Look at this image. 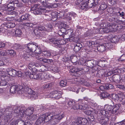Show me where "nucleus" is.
Instances as JSON below:
<instances>
[{
  "mask_svg": "<svg viewBox=\"0 0 125 125\" xmlns=\"http://www.w3.org/2000/svg\"><path fill=\"white\" fill-rule=\"evenodd\" d=\"M52 86V84L51 83H49L46 84L43 87L44 89H47L51 88Z\"/></svg>",
  "mask_w": 125,
  "mask_h": 125,
  "instance_id": "680f3d73",
  "label": "nucleus"
},
{
  "mask_svg": "<svg viewBox=\"0 0 125 125\" xmlns=\"http://www.w3.org/2000/svg\"><path fill=\"white\" fill-rule=\"evenodd\" d=\"M113 74H118L121 73V70L119 69H116L113 71Z\"/></svg>",
  "mask_w": 125,
  "mask_h": 125,
  "instance_id": "774afa93",
  "label": "nucleus"
},
{
  "mask_svg": "<svg viewBox=\"0 0 125 125\" xmlns=\"http://www.w3.org/2000/svg\"><path fill=\"white\" fill-rule=\"evenodd\" d=\"M80 71V67L73 68L70 69V71L71 74L75 76H79V72Z\"/></svg>",
  "mask_w": 125,
  "mask_h": 125,
  "instance_id": "9b49d317",
  "label": "nucleus"
},
{
  "mask_svg": "<svg viewBox=\"0 0 125 125\" xmlns=\"http://www.w3.org/2000/svg\"><path fill=\"white\" fill-rule=\"evenodd\" d=\"M116 88L120 89H122L123 90L125 91V86L124 85L117 84L116 85Z\"/></svg>",
  "mask_w": 125,
  "mask_h": 125,
  "instance_id": "09e8293b",
  "label": "nucleus"
},
{
  "mask_svg": "<svg viewBox=\"0 0 125 125\" xmlns=\"http://www.w3.org/2000/svg\"><path fill=\"white\" fill-rule=\"evenodd\" d=\"M60 86L62 87H65L67 85V81L66 80L61 81L60 82Z\"/></svg>",
  "mask_w": 125,
  "mask_h": 125,
  "instance_id": "a18cd8bd",
  "label": "nucleus"
},
{
  "mask_svg": "<svg viewBox=\"0 0 125 125\" xmlns=\"http://www.w3.org/2000/svg\"><path fill=\"white\" fill-rule=\"evenodd\" d=\"M97 65L101 67H103L105 66L104 61H100L97 63Z\"/></svg>",
  "mask_w": 125,
  "mask_h": 125,
  "instance_id": "a19ab883",
  "label": "nucleus"
},
{
  "mask_svg": "<svg viewBox=\"0 0 125 125\" xmlns=\"http://www.w3.org/2000/svg\"><path fill=\"white\" fill-rule=\"evenodd\" d=\"M39 62L37 60L31 61L29 64L28 68L30 70L33 71V69L34 68L38 67L39 71L40 72H44L48 70L47 67L43 65H40Z\"/></svg>",
  "mask_w": 125,
  "mask_h": 125,
  "instance_id": "7ed1b4c3",
  "label": "nucleus"
},
{
  "mask_svg": "<svg viewBox=\"0 0 125 125\" xmlns=\"http://www.w3.org/2000/svg\"><path fill=\"white\" fill-rule=\"evenodd\" d=\"M40 7V4H32L31 5V10L34 11Z\"/></svg>",
  "mask_w": 125,
  "mask_h": 125,
  "instance_id": "cd10ccee",
  "label": "nucleus"
},
{
  "mask_svg": "<svg viewBox=\"0 0 125 125\" xmlns=\"http://www.w3.org/2000/svg\"><path fill=\"white\" fill-rule=\"evenodd\" d=\"M47 8H45L44 7H39V8L33 11L34 13L36 15H40L42 13L46 16L48 17H50L54 13H52V12L50 10H47Z\"/></svg>",
  "mask_w": 125,
  "mask_h": 125,
  "instance_id": "20e7f679",
  "label": "nucleus"
},
{
  "mask_svg": "<svg viewBox=\"0 0 125 125\" xmlns=\"http://www.w3.org/2000/svg\"><path fill=\"white\" fill-rule=\"evenodd\" d=\"M76 14L74 12H69L67 14V18L69 20H71L73 18H74V17H76Z\"/></svg>",
  "mask_w": 125,
  "mask_h": 125,
  "instance_id": "b1692460",
  "label": "nucleus"
},
{
  "mask_svg": "<svg viewBox=\"0 0 125 125\" xmlns=\"http://www.w3.org/2000/svg\"><path fill=\"white\" fill-rule=\"evenodd\" d=\"M22 33L20 29H17L15 31V36H16L21 37Z\"/></svg>",
  "mask_w": 125,
  "mask_h": 125,
  "instance_id": "c756f323",
  "label": "nucleus"
},
{
  "mask_svg": "<svg viewBox=\"0 0 125 125\" xmlns=\"http://www.w3.org/2000/svg\"><path fill=\"white\" fill-rule=\"evenodd\" d=\"M49 95L52 98L59 99L61 97V92L60 91L54 90L51 92Z\"/></svg>",
  "mask_w": 125,
  "mask_h": 125,
  "instance_id": "6e6552de",
  "label": "nucleus"
},
{
  "mask_svg": "<svg viewBox=\"0 0 125 125\" xmlns=\"http://www.w3.org/2000/svg\"><path fill=\"white\" fill-rule=\"evenodd\" d=\"M106 87L105 84H103V85L100 86L99 87V89L101 90L102 91H105V90H106Z\"/></svg>",
  "mask_w": 125,
  "mask_h": 125,
  "instance_id": "052dcab7",
  "label": "nucleus"
},
{
  "mask_svg": "<svg viewBox=\"0 0 125 125\" xmlns=\"http://www.w3.org/2000/svg\"><path fill=\"white\" fill-rule=\"evenodd\" d=\"M13 10H8L7 11L6 13L8 15H12L16 16L18 15V13L17 12L13 11Z\"/></svg>",
  "mask_w": 125,
  "mask_h": 125,
  "instance_id": "393cba45",
  "label": "nucleus"
},
{
  "mask_svg": "<svg viewBox=\"0 0 125 125\" xmlns=\"http://www.w3.org/2000/svg\"><path fill=\"white\" fill-rule=\"evenodd\" d=\"M15 26V23L12 22H10L5 23L4 26V28L6 29L5 28L7 27L8 28H11L14 27Z\"/></svg>",
  "mask_w": 125,
  "mask_h": 125,
  "instance_id": "4be33fe9",
  "label": "nucleus"
},
{
  "mask_svg": "<svg viewBox=\"0 0 125 125\" xmlns=\"http://www.w3.org/2000/svg\"><path fill=\"white\" fill-rule=\"evenodd\" d=\"M34 32L35 35L38 37L41 35V33L40 31L36 28L34 30Z\"/></svg>",
  "mask_w": 125,
  "mask_h": 125,
  "instance_id": "c9c22d12",
  "label": "nucleus"
},
{
  "mask_svg": "<svg viewBox=\"0 0 125 125\" xmlns=\"http://www.w3.org/2000/svg\"><path fill=\"white\" fill-rule=\"evenodd\" d=\"M30 118L31 120H34L36 119V116L34 115H31L30 116Z\"/></svg>",
  "mask_w": 125,
  "mask_h": 125,
  "instance_id": "0e129e2a",
  "label": "nucleus"
},
{
  "mask_svg": "<svg viewBox=\"0 0 125 125\" xmlns=\"http://www.w3.org/2000/svg\"><path fill=\"white\" fill-rule=\"evenodd\" d=\"M92 35V33H91L89 31H87L84 34V36L85 37H89L90 36H91Z\"/></svg>",
  "mask_w": 125,
  "mask_h": 125,
  "instance_id": "338daca9",
  "label": "nucleus"
},
{
  "mask_svg": "<svg viewBox=\"0 0 125 125\" xmlns=\"http://www.w3.org/2000/svg\"><path fill=\"white\" fill-rule=\"evenodd\" d=\"M6 70L8 74L13 77L17 76L20 77L21 76L22 73L21 71H17L11 68H8Z\"/></svg>",
  "mask_w": 125,
  "mask_h": 125,
  "instance_id": "39448f33",
  "label": "nucleus"
},
{
  "mask_svg": "<svg viewBox=\"0 0 125 125\" xmlns=\"http://www.w3.org/2000/svg\"><path fill=\"white\" fill-rule=\"evenodd\" d=\"M112 98L116 100H118V94H111Z\"/></svg>",
  "mask_w": 125,
  "mask_h": 125,
  "instance_id": "603ef678",
  "label": "nucleus"
},
{
  "mask_svg": "<svg viewBox=\"0 0 125 125\" xmlns=\"http://www.w3.org/2000/svg\"><path fill=\"white\" fill-rule=\"evenodd\" d=\"M118 100L120 101H122L124 99V94L123 93L121 92L118 93Z\"/></svg>",
  "mask_w": 125,
  "mask_h": 125,
  "instance_id": "2f4dec72",
  "label": "nucleus"
},
{
  "mask_svg": "<svg viewBox=\"0 0 125 125\" xmlns=\"http://www.w3.org/2000/svg\"><path fill=\"white\" fill-rule=\"evenodd\" d=\"M122 78L119 74H115L112 76L113 81L114 82L118 83L120 82Z\"/></svg>",
  "mask_w": 125,
  "mask_h": 125,
  "instance_id": "2eb2a0df",
  "label": "nucleus"
},
{
  "mask_svg": "<svg viewBox=\"0 0 125 125\" xmlns=\"http://www.w3.org/2000/svg\"><path fill=\"white\" fill-rule=\"evenodd\" d=\"M14 4V3H11L7 5L8 10H14L15 9Z\"/></svg>",
  "mask_w": 125,
  "mask_h": 125,
  "instance_id": "bb28decb",
  "label": "nucleus"
},
{
  "mask_svg": "<svg viewBox=\"0 0 125 125\" xmlns=\"http://www.w3.org/2000/svg\"><path fill=\"white\" fill-rule=\"evenodd\" d=\"M80 8L84 10H87L88 8L87 5V3H85L82 4V5L81 6Z\"/></svg>",
  "mask_w": 125,
  "mask_h": 125,
  "instance_id": "ea45409f",
  "label": "nucleus"
},
{
  "mask_svg": "<svg viewBox=\"0 0 125 125\" xmlns=\"http://www.w3.org/2000/svg\"><path fill=\"white\" fill-rule=\"evenodd\" d=\"M47 6L49 8H56L57 6V5L56 3H53V4L50 3L47 4Z\"/></svg>",
  "mask_w": 125,
  "mask_h": 125,
  "instance_id": "e433bc0d",
  "label": "nucleus"
},
{
  "mask_svg": "<svg viewBox=\"0 0 125 125\" xmlns=\"http://www.w3.org/2000/svg\"><path fill=\"white\" fill-rule=\"evenodd\" d=\"M121 105L119 104H115L114 106H113L112 110V114H114L118 112L119 110L121 107Z\"/></svg>",
  "mask_w": 125,
  "mask_h": 125,
  "instance_id": "a211bd4d",
  "label": "nucleus"
},
{
  "mask_svg": "<svg viewBox=\"0 0 125 125\" xmlns=\"http://www.w3.org/2000/svg\"><path fill=\"white\" fill-rule=\"evenodd\" d=\"M8 108H6L4 111V114H5L4 117L5 122H6L7 123L9 121L12 117L11 112L8 111Z\"/></svg>",
  "mask_w": 125,
  "mask_h": 125,
  "instance_id": "1a4fd4ad",
  "label": "nucleus"
},
{
  "mask_svg": "<svg viewBox=\"0 0 125 125\" xmlns=\"http://www.w3.org/2000/svg\"><path fill=\"white\" fill-rule=\"evenodd\" d=\"M68 33L70 34L69 35V38L68 39V41L76 42H78L79 39V37L78 36L75 35L74 34L72 30H68Z\"/></svg>",
  "mask_w": 125,
  "mask_h": 125,
  "instance_id": "423d86ee",
  "label": "nucleus"
},
{
  "mask_svg": "<svg viewBox=\"0 0 125 125\" xmlns=\"http://www.w3.org/2000/svg\"><path fill=\"white\" fill-rule=\"evenodd\" d=\"M95 62L94 60H88L87 62V66L89 68H92L94 67Z\"/></svg>",
  "mask_w": 125,
  "mask_h": 125,
  "instance_id": "aec40b11",
  "label": "nucleus"
},
{
  "mask_svg": "<svg viewBox=\"0 0 125 125\" xmlns=\"http://www.w3.org/2000/svg\"><path fill=\"white\" fill-rule=\"evenodd\" d=\"M118 15L122 17V18L123 19L122 20L124 21H125V14L124 12H122L121 13L120 12H118L117 13Z\"/></svg>",
  "mask_w": 125,
  "mask_h": 125,
  "instance_id": "c03bdc74",
  "label": "nucleus"
},
{
  "mask_svg": "<svg viewBox=\"0 0 125 125\" xmlns=\"http://www.w3.org/2000/svg\"><path fill=\"white\" fill-rule=\"evenodd\" d=\"M86 106H87V105H85L84 104H82L81 105L80 103V104H76L75 103L72 108L73 109L75 110L78 109L84 110L86 109Z\"/></svg>",
  "mask_w": 125,
  "mask_h": 125,
  "instance_id": "9d476101",
  "label": "nucleus"
},
{
  "mask_svg": "<svg viewBox=\"0 0 125 125\" xmlns=\"http://www.w3.org/2000/svg\"><path fill=\"white\" fill-rule=\"evenodd\" d=\"M70 60L73 63L76 62L77 61V57L73 55H72L70 57Z\"/></svg>",
  "mask_w": 125,
  "mask_h": 125,
  "instance_id": "473e14b6",
  "label": "nucleus"
},
{
  "mask_svg": "<svg viewBox=\"0 0 125 125\" xmlns=\"http://www.w3.org/2000/svg\"><path fill=\"white\" fill-rule=\"evenodd\" d=\"M6 51L8 54L10 55V56L13 55L14 52V51L12 50H6Z\"/></svg>",
  "mask_w": 125,
  "mask_h": 125,
  "instance_id": "3c124183",
  "label": "nucleus"
},
{
  "mask_svg": "<svg viewBox=\"0 0 125 125\" xmlns=\"http://www.w3.org/2000/svg\"><path fill=\"white\" fill-rule=\"evenodd\" d=\"M107 70V71L105 72V76L107 77L111 75V74H113V71H109L108 69Z\"/></svg>",
  "mask_w": 125,
  "mask_h": 125,
  "instance_id": "37998d69",
  "label": "nucleus"
},
{
  "mask_svg": "<svg viewBox=\"0 0 125 125\" xmlns=\"http://www.w3.org/2000/svg\"><path fill=\"white\" fill-rule=\"evenodd\" d=\"M92 68V70L91 71V73L92 74H93V75H94V73H96L97 72L98 67L96 66H94Z\"/></svg>",
  "mask_w": 125,
  "mask_h": 125,
  "instance_id": "58836bf2",
  "label": "nucleus"
},
{
  "mask_svg": "<svg viewBox=\"0 0 125 125\" xmlns=\"http://www.w3.org/2000/svg\"><path fill=\"white\" fill-rule=\"evenodd\" d=\"M113 106L110 105H106L105 106V109L107 111L112 114V110Z\"/></svg>",
  "mask_w": 125,
  "mask_h": 125,
  "instance_id": "c85d7f7f",
  "label": "nucleus"
},
{
  "mask_svg": "<svg viewBox=\"0 0 125 125\" xmlns=\"http://www.w3.org/2000/svg\"><path fill=\"white\" fill-rule=\"evenodd\" d=\"M10 92L12 93H14L17 92L19 94L23 93L26 92L29 94L31 95V96L34 99L38 97L37 93L33 92L32 89L27 86H24L15 84L11 86L10 89Z\"/></svg>",
  "mask_w": 125,
  "mask_h": 125,
  "instance_id": "f257e3e1",
  "label": "nucleus"
},
{
  "mask_svg": "<svg viewBox=\"0 0 125 125\" xmlns=\"http://www.w3.org/2000/svg\"><path fill=\"white\" fill-rule=\"evenodd\" d=\"M25 107L24 106L16 107L14 109V114L18 118H22L24 116V114L29 115L32 114L34 111V108L32 107H28L26 110Z\"/></svg>",
  "mask_w": 125,
  "mask_h": 125,
  "instance_id": "f03ea898",
  "label": "nucleus"
},
{
  "mask_svg": "<svg viewBox=\"0 0 125 125\" xmlns=\"http://www.w3.org/2000/svg\"><path fill=\"white\" fill-rule=\"evenodd\" d=\"M107 103L108 104V105L114 106V102L110 99H108L106 101Z\"/></svg>",
  "mask_w": 125,
  "mask_h": 125,
  "instance_id": "de8ad7c7",
  "label": "nucleus"
},
{
  "mask_svg": "<svg viewBox=\"0 0 125 125\" xmlns=\"http://www.w3.org/2000/svg\"><path fill=\"white\" fill-rule=\"evenodd\" d=\"M73 123L74 125H82L78 118L76 119L75 121L73 122Z\"/></svg>",
  "mask_w": 125,
  "mask_h": 125,
  "instance_id": "864d4df0",
  "label": "nucleus"
},
{
  "mask_svg": "<svg viewBox=\"0 0 125 125\" xmlns=\"http://www.w3.org/2000/svg\"><path fill=\"white\" fill-rule=\"evenodd\" d=\"M98 51L100 52H103L106 49V47H96Z\"/></svg>",
  "mask_w": 125,
  "mask_h": 125,
  "instance_id": "5fc2aeb1",
  "label": "nucleus"
},
{
  "mask_svg": "<svg viewBox=\"0 0 125 125\" xmlns=\"http://www.w3.org/2000/svg\"><path fill=\"white\" fill-rule=\"evenodd\" d=\"M17 125H24L25 123L24 121L21 119L17 120Z\"/></svg>",
  "mask_w": 125,
  "mask_h": 125,
  "instance_id": "49530a36",
  "label": "nucleus"
},
{
  "mask_svg": "<svg viewBox=\"0 0 125 125\" xmlns=\"http://www.w3.org/2000/svg\"><path fill=\"white\" fill-rule=\"evenodd\" d=\"M80 71H83V72L84 73L87 72L89 70V69L86 67H84L83 68H80Z\"/></svg>",
  "mask_w": 125,
  "mask_h": 125,
  "instance_id": "bf43d9fd",
  "label": "nucleus"
},
{
  "mask_svg": "<svg viewBox=\"0 0 125 125\" xmlns=\"http://www.w3.org/2000/svg\"><path fill=\"white\" fill-rule=\"evenodd\" d=\"M100 96L103 99H105V98L109 99L111 97L110 94L106 92L101 93L100 94Z\"/></svg>",
  "mask_w": 125,
  "mask_h": 125,
  "instance_id": "412c9836",
  "label": "nucleus"
},
{
  "mask_svg": "<svg viewBox=\"0 0 125 125\" xmlns=\"http://www.w3.org/2000/svg\"><path fill=\"white\" fill-rule=\"evenodd\" d=\"M45 116L46 115H45L43 114L39 117L38 118L37 120L36 124L37 125H39L42 123L44 121L46 122V120L45 118Z\"/></svg>",
  "mask_w": 125,
  "mask_h": 125,
  "instance_id": "dca6fc26",
  "label": "nucleus"
},
{
  "mask_svg": "<svg viewBox=\"0 0 125 125\" xmlns=\"http://www.w3.org/2000/svg\"><path fill=\"white\" fill-rule=\"evenodd\" d=\"M103 30L104 32L106 33H108L110 32H111L110 30L109 29L108 26H106V27H105V28Z\"/></svg>",
  "mask_w": 125,
  "mask_h": 125,
  "instance_id": "69168bd1",
  "label": "nucleus"
},
{
  "mask_svg": "<svg viewBox=\"0 0 125 125\" xmlns=\"http://www.w3.org/2000/svg\"><path fill=\"white\" fill-rule=\"evenodd\" d=\"M42 52L44 56L47 57H49L51 55V52L48 51H43Z\"/></svg>",
  "mask_w": 125,
  "mask_h": 125,
  "instance_id": "a878e982",
  "label": "nucleus"
},
{
  "mask_svg": "<svg viewBox=\"0 0 125 125\" xmlns=\"http://www.w3.org/2000/svg\"><path fill=\"white\" fill-rule=\"evenodd\" d=\"M23 25L28 27H32L33 26V24L29 22H25L23 23L22 24Z\"/></svg>",
  "mask_w": 125,
  "mask_h": 125,
  "instance_id": "4c0bfd02",
  "label": "nucleus"
},
{
  "mask_svg": "<svg viewBox=\"0 0 125 125\" xmlns=\"http://www.w3.org/2000/svg\"><path fill=\"white\" fill-rule=\"evenodd\" d=\"M93 0H89V1L87 3V5L88 8H92L94 6H95L94 4L93 3Z\"/></svg>",
  "mask_w": 125,
  "mask_h": 125,
  "instance_id": "f704fd0d",
  "label": "nucleus"
},
{
  "mask_svg": "<svg viewBox=\"0 0 125 125\" xmlns=\"http://www.w3.org/2000/svg\"><path fill=\"white\" fill-rule=\"evenodd\" d=\"M7 83V82L5 80H1L0 81V86H5Z\"/></svg>",
  "mask_w": 125,
  "mask_h": 125,
  "instance_id": "6e6d98bb",
  "label": "nucleus"
},
{
  "mask_svg": "<svg viewBox=\"0 0 125 125\" xmlns=\"http://www.w3.org/2000/svg\"><path fill=\"white\" fill-rule=\"evenodd\" d=\"M25 47L27 46V47H29V46L33 47L36 46V47H38V46L37 44L32 42H31L28 44L25 45Z\"/></svg>",
  "mask_w": 125,
  "mask_h": 125,
  "instance_id": "72a5a7b5",
  "label": "nucleus"
},
{
  "mask_svg": "<svg viewBox=\"0 0 125 125\" xmlns=\"http://www.w3.org/2000/svg\"><path fill=\"white\" fill-rule=\"evenodd\" d=\"M75 103V102L74 101L72 100H71L68 102L67 104L69 107H71L73 106Z\"/></svg>",
  "mask_w": 125,
  "mask_h": 125,
  "instance_id": "8fccbe9b",
  "label": "nucleus"
},
{
  "mask_svg": "<svg viewBox=\"0 0 125 125\" xmlns=\"http://www.w3.org/2000/svg\"><path fill=\"white\" fill-rule=\"evenodd\" d=\"M80 123H81L82 125H86L88 122L87 119L82 117H78Z\"/></svg>",
  "mask_w": 125,
  "mask_h": 125,
  "instance_id": "5701e85b",
  "label": "nucleus"
},
{
  "mask_svg": "<svg viewBox=\"0 0 125 125\" xmlns=\"http://www.w3.org/2000/svg\"><path fill=\"white\" fill-rule=\"evenodd\" d=\"M43 115H46L45 118L46 122L48 121V120L49 121L53 119V117L54 116V115H53L52 113H49L44 114Z\"/></svg>",
  "mask_w": 125,
  "mask_h": 125,
  "instance_id": "6ab92c4d",
  "label": "nucleus"
},
{
  "mask_svg": "<svg viewBox=\"0 0 125 125\" xmlns=\"http://www.w3.org/2000/svg\"><path fill=\"white\" fill-rule=\"evenodd\" d=\"M43 54L41 53H40V54H37L36 55V58L40 61H42L43 58Z\"/></svg>",
  "mask_w": 125,
  "mask_h": 125,
  "instance_id": "7c9ffc66",
  "label": "nucleus"
},
{
  "mask_svg": "<svg viewBox=\"0 0 125 125\" xmlns=\"http://www.w3.org/2000/svg\"><path fill=\"white\" fill-rule=\"evenodd\" d=\"M41 73L38 74L35 72H32L30 75V78L34 79H41L42 78Z\"/></svg>",
  "mask_w": 125,
  "mask_h": 125,
  "instance_id": "4468645a",
  "label": "nucleus"
},
{
  "mask_svg": "<svg viewBox=\"0 0 125 125\" xmlns=\"http://www.w3.org/2000/svg\"><path fill=\"white\" fill-rule=\"evenodd\" d=\"M106 24L107 26H108L111 32L115 31H116L118 29L117 27H119L118 26L116 25H111V24L109 23H107Z\"/></svg>",
  "mask_w": 125,
  "mask_h": 125,
  "instance_id": "f3484780",
  "label": "nucleus"
},
{
  "mask_svg": "<svg viewBox=\"0 0 125 125\" xmlns=\"http://www.w3.org/2000/svg\"><path fill=\"white\" fill-rule=\"evenodd\" d=\"M28 49L32 52L35 53L36 47H27Z\"/></svg>",
  "mask_w": 125,
  "mask_h": 125,
  "instance_id": "e2e57ef3",
  "label": "nucleus"
},
{
  "mask_svg": "<svg viewBox=\"0 0 125 125\" xmlns=\"http://www.w3.org/2000/svg\"><path fill=\"white\" fill-rule=\"evenodd\" d=\"M106 87V89L109 90V89H112L114 88V86L112 84L106 83L105 84Z\"/></svg>",
  "mask_w": 125,
  "mask_h": 125,
  "instance_id": "79ce46f5",
  "label": "nucleus"
},
{
  "mask_svg": "<svg viewBox=\"0 0 125 125\" xmlns=\"http://www.w3.org/2000/svg\"><path fill=\"white\" fill-rule=\"evenodd\" d=\"M30 15L29 14L26 13L22 15L19 18L17 19V21L19 22H22L24 21L29 20Z\"/></svg>",
  "mask_w": 125,
  "mask_h": 125,
  "instance_id": "ddd939ff",
  "label": "nucleus"
},
{
  "mask_svg": "<svg viewBox=\"0 0 125 125\" xmlns=\"http://www.w3.org/2000/svg\"><path fill=\"white\" fill-rule=\"evenodd\" d=\"M107 69H105L100 70L96 73H94V75L100 78H102L105 76V73L107 71Z\"/></svg>",
  "mask_w": 125,
  "mask_h": 125,
  "instance_id": "f8f14e48",
  "label": "nucleus"
},
{
  "mask_svg": "<svg viewBox=\"0 0 125 125\" xmlns=\"http://www.w3.org/2000/svg\"><path fill=\"white\" fill-rule=\"evenodd\" d=\"M118 61L122 62L125 60V54L122 55L121 57L118 59Z\"/></svg>",
  "mask_w": 125,
  "mask_h": 125,
  "instance_id": "4d7b16f0",
  "label": "nucleus"
},
{
  "mask_svg": "<svg viewBox=\"0 0 125 125\" xmlns=\"http://www.w3.org/2000/svg\"><path fill=\"white\" fill-rule=\"evenodd\" d=\"M64 116V115L62 114L60 115L58 114L54 115V116L53 117V119L51 121V123L52 124L55 125L59 123L60 121L61 120Z\"/></svg>",
  "mask_w": 125,
  "mask_h": 125,
  "instance_id": "0eeeda50",
  "label": "nucleus"
},
{
  "mask_svg": "<svg viewBox=\"0 0 125 125\" xmlns=\"http://www.w3.org/2000/svg\"><path fill=\"white\" fill-rule=\"evenodd\" d=\"M107 7V6L105 4H102L100 6V8L102 10H103L106 9Z\"/></svg>",
  "mask_w": 125,
  "mask_h": 125,
  "instance_id": "13d9d810",
  "label": "nucleus"
}]
</instances>
